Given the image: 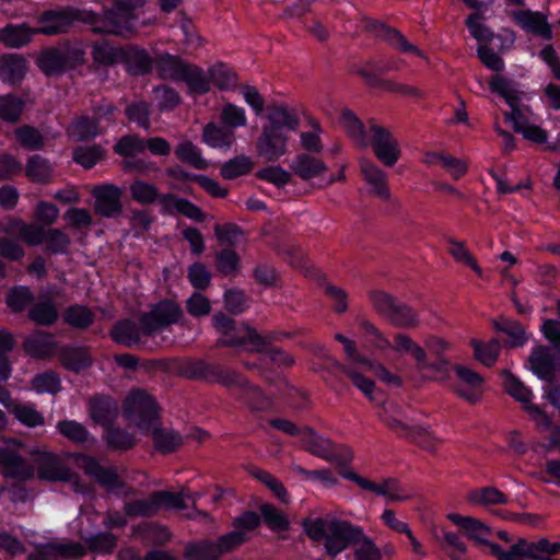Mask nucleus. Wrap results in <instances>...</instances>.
<instances>
[{
	"mask_svg": "<svg viewBox=\"0 0 560 560\" xmlns=\"http://www.w3.org/2000/svg\"><path fill=\"white\" fill-rule=\"evenodd\" d=\"M302 526L313 541H324L328 556L335 558L354 546V560H382L381 548L365 534L363 527L336 517L305 518Z\"/></svg>",
	"mask_w": 560,
	"mask_h": 560,
	"instance_id": "obj_1",
	"label": "nucleus"
},
{
	"mask_svg": "<svg viewBox=\"0 0 560 560\" xmlns=\"http://www.w3.org/2000/svg\"><path fill=\"white\" fill-rule=\"evenodd\" d=\"M212 325L222 335L217 340V347H247L250 352L267 354L271 362L277 363L280 352L275 347L279 339L277 331L259 334L254 327L246 323L236 322L223 312L212 316Z\"/></svg>",
	"mask_w": 560,
	"mask_h": 560,
	"instance_id": "obj_2",
	"label": "nucleus"
},
{
	"mask_svg": "<svg viewBox=\"0 0 560 560\" xmlns=\"http://www.w3.org/2000/svg\"><path fill=\"white\" fill-rule=\"evenodd\" d=\"M335 339L342 343L349 363L342 364L335 358L325 355V363L323 365L314 364L313 370L317 373L327 372L336 377L338 373H343L370 400H374L373 392L375 389V383L362 375L361 371H359V368L373 369V362L359 353L353 340L342 334H336Z\"/></svg>",
	"mask_w": 560,
	"mask_h": 560,
	"instance_id": "obj_3",
	"label": "nucleus"
},
{
	"mask_svg": "<svg viewBox=\"0 0 560 560\" xmlns=\"http://www.w3.org/2000/svg\"><path fill=\"white\" fill-rule=\"evenodd\" d=\"M154 67L159 78L185 82L190 93L202 95L210 91V83L203 69L177 55L168 52L158 55Z\"/></svg>",
	"mask_w": 560,
	"mask_h": 560,
	"instance_id": "obj_4",
	"label": "nucleus"
},
{
	"mask_svg": "<svg viewBox=\"0 0 560 560\" xmlns=\"http://www.w3.org/2000/svg\"><path fill=\"white\" fill-rule=\"evenodd\" d=\"M85 49L79 42L62 39L38 54L36 66L48 78L60 77L85 63Z\"/></svg>",
	"mask_w": 560,
	"mask_h": 560,
	"instance_id": "obj_5",
	"label": "nucleus"
},
{
	"mask_svg": "<svg viewBox=\"0 0 560 560\" xmlns=\"http://www.w3.org/2000/svg\"><path fill=\"white\" fill-rule=\"evenodd\" d=\"M176 370L180 376L188 380L219 383L225 387L243 383L242 374L235 370L202 359L186 358L178 362Z\"/></svg>",
	"mask_w": 560,
	"mask_h": 560,
	"instance_id": "obj_6",
	"label": "nucleus"
},
{
	"mask_svg": "<svg viewBox=\"0 0 560 560\" xmlns=\"http://www.w3.org/2000/svg\"><path fill=\"white\" fill-rule=\"evenodd\" d=\"M124 415L142 432H148L160 421V406L144 389H132L124 400Z\"/></svg>",
	"mask_w": 560,
	"mask_h": 560,
	"instance_id": "obj_7",
	"label": "nucleus"
},
{
	"mask_svg": "<svg viewBox=\"0 0 560 560\" xmlns=\"http://www.w3.org/2000/svg\"><path fill=\"white\" fill-rule=\"evenodd\" d=\"M184 316L180 305L170 299L158 302L149 312L139 316L142 334L152 337L173 324L180 323Z\"/></svg>",
	"mask_w": 560,
	"mask_h": 560,
	"instance_id": "obj_8",
	"label": "nucleus"
},
{
	"mask_svg": "<svg viewBox=\"0 0 560 560\" xmlns=\"http://www.w3.org/2000/svg\"><path fill=\"white\" fill-rule=\"evenodd\" d=\"M266 117L268 124L256 141V153L266 162H275L280 158V106L269 104Z\"/></svg>",
	"mask_w": 560,
	"mask_h": 560,
	"instance_id": "obj_9",
	"label": "nucleus"
},
{
	"mask_svg": "<svg viewBox=\"0 0 560 560\" xmlns=\"http://www.w3.org/2000/svg\"><path fill=\"white\" fill-rule=\"evenodd\" d=\"M369 142L376 159L385 166H394L401 155L399 142L390 131L375 120L368 122Z\"/></svg>",
	"mask_w": 560,
	"mask_h": 560,
	"instance_id": "obj_10",
	"label": "nucleus"
},
{
	"mask_svg": "<svg viewBox=\"0 0 560 560\" xmlns=\"http://www.w3.org/2000/svg\"><path fill=\"white\" fill-rule=\"evenodd\" d=\"M369 142L376 159L385 166H394L401 155L399 142L390 131L375 120L368 122Z\"/></svg>",
	"mask_w": 560,
	"mask_h": 560,
	"instance_id": "obj_11",
	"label": "nucleus"
},
{
	"mask_svg": "<svg viewBox=\"0 0 560 560\" xmlns=\"http://www.w3.org/2000/svg\"><path fill=\"white\" fill-rule=\"evenodd\" d=\"M138 19L136 12H128L114 2L110 9L103 12L102 27L95 31L100 35H114L129 39L137 34L135 21Z\"/></svg>",
	"mask_w": 560,
	"mask_h": 560,
	"instance_id": "obj_12",
	"label": "nucleus"
},
{
	"mask_svg": "<svg viewBox=\"0 0 560 560\" xmlns=\"http://www.w3.org/2000/svg\"><path fill=\"white\" fill-rule=\"evenodd\" d=\"M75 462L88 477L106 491L119 490L126 486L115 466L105 467L95 457L86 454H79Z\"/></svg>",
	"mask_w": 560,
	"mask_h": 560,
	"instance_id": "obj_13",
	"label": "nucleus"
},
{
	"mask_svg": "<svg viewBox=\"0 0 560 560\" xmlns=\"http://www.w3.org/2000/svg\"><path fill=\"white\" fill-rule=\"evenodd\" d=\"M94 213L101 218L116 219L122 214L124 191L114 184L95 186L92 190Z\"/></svg>",
	"mask_w": 560,
	"mask_h": 560,
	"instance_id": "obj_14",
	"label": "nucleus"
},
{
	"mask_svg": "<svg viewBox=\"0 0 560 560\" xmlns=\"http://www.w3.org/2000/svg\"><path fill=\"white\" fill-rule=\"evenodd\" d=\"M35 466L16 450L0 447V472L5 479L23 483L32 480L35 477Z\"/></svg>",
	"mask_w": 560,
	"mask_h": 560,
	"instance_id": "obj_15",
	"label": "nucleus"
},
{
	"mask_svg": "<svg viewBox=\"0 0 560 560\" xmlns=\"http://www.w3.org/2000/svg\"><path fill=\"white\" fill-rule=\"evenodd\" d=\"M343 477L355 482L362 490L384 497L388 502H404L410 499V495L404 491L399 481L395 478H387L383 479L381 482H374L361 477L352 470L343 472Z\"/></svg>",
	"mask_w": 560,
	"mask_h": 560,
	"instance_id": "obj_16",
	"label": "nucleus"
},
{
	"mask_svg": "<svg viewBox=\"0 0 560 560\" xmlns=\"http://www.w3.org/2000/svg\"><path fill=\"white\" fill-rule=\"evenodd\" d=\"M453 371L458 380V383L453 386L457 396L469 404L479 401L483 394V377L463 364H455Z\"/></svg>",
	"mask_w": 560,
	"mask_h": 560,
	"instance_id": "obj_17",
	"label": "nucleus"
},
{
	"mask_svg": "<svg viewBox=\"0 0 560 560\" xmlns=\"http://www.w3.org/2000/svg\"><path fill=\"white\" fill-rule=\"evenodd\" d=\"M85 555L86 549L80 542H48L37 546L35 551L27 556L26 560H58L59 557L62 559L78 560Z\"/></svg>",
	"mask_w": 560,
	"mask_h": 560,
	"instance_id": "obj_18",
	"label": "nucleus"
},
{
	"mask_svg": "<svg viewBox=\"0 0 560 560\" xmlns=\"http://www.w3.org/2000/svg\"><path fill=\"white\" fill-rule=\"evenodd\" d=\"M359 164L363 179L371 187L370 192L384 201H390L399 207V201L392 198L386 173L374 162L365 158L361 159Z\"/></svg>",
	"mask_w": 560,
	"mask_h": 560,
	"instance_id": "obj_19",
	"label": "nucleus"
},
{
	"mask_svg": "<svg viewBox=\"0 0 560 560\" xmlns=\"http://www.w3.org/2000/svg\"><path fill=\"white\" fill-rule=\"evenodd\" d=\"M24 352L37 360H50L57 355L59 343L55 335L45 330H35L22 343Z\"/></svg>",
	"mask_w": 560,
	"mask_h": 560,
	"instance_id": "obj_20",
	"label": "nucleus"
},
{
	"mask_svg": "<svg viewBox=\"0 0 560 560\" xmlns=\"http://www.w3.org/2000/svg\"><path fill=\"white\" fill-rule=\"evenodd\" d=\"M61 366L75 374L90 369L94 363L89 346H62L57 353Z\"/></svg>",
	"mask_w": 560,
	"mask_h": 560,
	"instance_id": "obj_21",
	"label": "nucleus"
},
{
	"mask_svg": "<svg viewBox=\"0 0 560 560\" xmlns=\"http://www.w3.org/2000/svg\"><path fill=\"white\" fill-rule=\"evenodd\" d=\"M120 63L126 71L133 77H143L151 73L155 59L151 57L149 51L135 45L122 47Z\"/></svg>",
	"mask_w": 560,
	"mask_h": 560,
	"instance_id": "obj_22",
	"label": "nucleus"
},
{
	"mask_svg": "<svg viewBox=\"0 0 560 560\" xmlns=\"http://www.w3.org/2000/svg\"><path fill=\"white\" fill-rule=\"evenodd\" d=\"M38 34L56 36L66 34L72 27L70 7L60 10H46L38 16Z\"/></svg>",
	"mask_w": 560,
	"mask_h": 560,
	"instance_id": "obj_23",
	"label": "nucleus"
},
{
	"mask_svg": "<svg viewBox=\"0 0 560 560\" xmlns=\"http://www.w3.org/2000/svg\"><path fill=\"white\" fill-rule=\"evenodd\" d=\"M513 22L527 33L550 39L552 36L551 26L547 22V16L538 11L517 10L511 12Z\"/></svg>",
	"mask_w": 560,
	"mask_h": 560,
	"instance_id": "obj_24",
	"label": "nucleus"
},
{
	"mask_svg": "<svg viewBox=\"0 0 560 560\" xmlns=\"http://www.w3.org/2000/svg\"><path fill=\"white\" fill-rule=\"evenodd\" d=\"M37 463V476L40 480L62 481L70 479V468L63 465L52 453L32 452Z\"/></svg>",
	"mask_w": 560,
	"mask_h": 560,
	"instance_id": "obj_25",
	"label": "nucleus"
},
{
	"mask_svg": "<svg viewBox=\"0 0 560 560\" xmlns=\"http://www.w3.org/2000/svg\"><path fill=\"white\" fill-rule=\"evenodd\" d=\"M89 413L95 423L105 429L117 419L118 406L109 396L95 395L89 401Z\"/></svg>",
	"mask_w": 560,
	"mask_h": 560,
	"instance_id": "obj_26",
	"label": "nucleus"
},
{
	"mask_svg": "<svg viewBox=\"0 0 560 560\" xmlns=\"http://www.w3.org/2000/svg\"><path fill=\"white\" fill-rule=\"evenodd\" d=\"M447 518L460 529L464 530L465 535L474 540L476 544L485 545L489 548V544H493L488 540V537L491 534L490 528L485 525L482 522L475 517L463 516L457 513H451L447 515Z\"/></svg>",
	"mask_w": 560,
	"mask_h": 560,
	"instance_id": "obj_27",
	"label": "nucleus"
},
{
	"mask_svg": "<svg viewBox=\"0 0 560 560\" xmlns=\"http://www.w3.org/2000/svg\"><path fill=\"white\" fill-rule=\"evenodd\" d=\"M532 371L540 378L552 382L556 370L555 355L547 346H537L529 355Z\"/></svg>",
	"mask_w": 560,
	"mask_h": 560,
	"instance_id": "obj_28",
	"label": "nucleus"
},
{
	"mask_svg": "<svg viewBox=\"0 0 560 560\" xmlns=\"http://www.w3.org/2000/svg\"><path fill=\"white\" fill-rule=\"evenodd\" d=\"M37 34L36 27H30L27 23H9L0 28V42L9 48H21L28 45Z\"/></svg>",
	"mask_w": 560,
	"mask_h": 560,
	"instance_id": "obj_29",
	"label": "nucleus"
},
{
	"mask_svg": "<svg viewBox=\"0 0 560 560\" xmlns=\"http://www.w3.org/2000/svg\"><path fill=\"white\" fill-rule=\"evenodd\" d=\"M142 328L140 323L126 318L116 322L109 330V337L117 345L131 348L141 341Z\"/></svg>",
	"mask_w": 560,
	"mask_h": 560,
	"instance_id": "obj_30",
	"label": "nucleus"
},
{
	"mask_svg": "<svg viewBox=\"0 0 560 560\" xmlns=\"http://www.w3.org/2000/svg\"><path fill=\"white\" fill-rule=\"evenodd\" d=\"M104 130L91 116H75L66 129V133L75 142H85L93 140L102 135Z\"/></svg>",
	"mask_w": 560,
	"mask_h": 560,
	"instance_id": "obj_31",
	"label": "nucleus"
},
{
	"mask_svg": "<svg viewBox=\"0 0 560 560\" xmlns=\"http://www.w3.org/2000/svg\"><path fill=\"white\" fill-rule=\"evenodd\" d=\"M103 440L109 451L118 453H126L135 448L138 443L135 434L114 423L104 429Z\"/></svg>",
	"mask_w": 560,
	"mask_h": 560,
	"instance_id": "obj_32",
	"label": "nucleus"
},
{
	"mask_svg": "<svg viewBox=\"0 0 560 560\" xmlns=\"http://www.w3.org/2000/svg\"><path fill=\"white\" fill-rule=\"evenodd\" d=\"M290 166L295 175L305 180L320 177L328 170L322 159L308 153H301L296 155Z\"/></svg>",
	"mask_w": 560,
	"mask_h": 560,
	"instance_id": "obj_33",
	"label": "nucleus"
},
{
	"mask_svg": "<svg viewBox=\"0 0 560 560\" xmlns=\"http://www.w3.org/2000/svg\"><path fill=\"white\" fill-rule=\"evenodd\" d=\"M23 170L25 177L34 184L46 185L54 178L52 164L39 154L31 155Z\"/></svg>",
	"mask_w": 560,
	"mask_h": 560,
	"instance_id": "obj_34",
	"label": "nucleus"
},
{
	"mask_svg": "<svg viewBox=\"0 0 560 560\" xmlns=\"http://www.w3.org/2000/svg\"><path fill=\"white\" fill-rule=\"evenodd\" d=\"M26 60L19 54L0 56V80L10 84L21 82L25 75Z\"/></svg>",
	"mask_w": 560,
	"mask_h": 560,
	"instance_id": "obj_35",
	"label": "nucleus"
},
{
	"mask_svg": "<svg viewBox=\"0 0 560 560\" xmlns=\"http://www.w3.org/2000/svg\"><path fill=\"white\" fill-rule=\"evenodd\" d=\"M27 318L36 326L50 327L57 323L59 312L52 300H40L32 303Z\"/></svg>",
	"mask_w": 560,
	"mask_h": 560,
	"instance_id": "obj_36",
	"label": "nucleus"
},
{
	"mask_svg": "<svg viewBox=\"0 0 560 560\" xmlns=\"http://www.w3.org/2000/svg\"><path fill=\"white\" fill-rule=\"evenodd\" d=\"M340 125L358 147L363 149L369 147V130H365L363 122L352 110L341 112Z\"/></svg>",
	"mask_w": 560,
	"mask_h": 560,
	"instance_id": "obj_37",
	"label": "nucleus"
},
{
	"mask_svg": "<svg viewBox=\"0 0 560 560\" xmlns=\"http://www.w3.org/2000/svg\"><path fill=\"white\" fill-rule=\"evenodd\" d=\"M311 454L326 460H335L338 456L336 445L328 439L317 435L312 429L310 435H306L302 446Z\"/></svg>",
	"mask_w": 560,
	"mask_h": 560,
	"instance_id": "obj_38",
	"label": "nucleus"
},
{
	"mask_svg": "<svg viewBox=\"0 0 560 560\" xmlns=\"http://www.w3.org/2000/svg\"><path fill=\"white\" fill-rule=\"evenodd\" d=\"M509 546L503 547L499 544H489L490 553L497 560H527V539L517 537Z\"/></svg>",
	"mask_w": 560,
	"mask_h": 560,
	"instance_id": "obj_39",
	"label": "nucleus"
},
{
	"mask_svg": "<svg viewBox=\"0 0 560 560\" xmlns=\"http://www.w3.org/2000/svg\"><path fill=\"white\" fill-rule=\"evenodd\" d=\"M214 267L222 277L234 278L241 272V256L233 248H222L214 255Z\"/></svg>",
	"mask_w": 560,
	"mask_h": 560,
	"instance_id": "obj_40",
	"label": "nucleus"
},
{
	"mask_svg": "<svg viewBox=\"0 0 560 560\" xmlns=\"http://www.w3.org/2000/svg\"><path fill=\"white\" fill-rule=\"evenodd\" d=\"M161 205L165 209L172 205L178 213L196 222H203L206 220L205 212L188 199L177 198L172 194H164L161 197Z\"/></svg>",
	"mask_w": 560,
	"mask_h": 560,
	"instance_id": "obj_41",
	"label": "nucleus"
},
{
	"mask_svg": "<svg viewBox=\"0 0 560 560\" xmlns=\"http://www.w3.org/2000/svg\"><path fill=\"white\" fill-rule=\"evenodd\" d=\"M467 501L472 505L489 506L506 504L509 499L495 487H482L470 490L467 493Z\"/></svg>",
	"mask_w": 560,
	"mask_h": 560,
	"instance_id": "obj_42",
	"label": "nucleus"
},
{
	"mask_svg": "<svg viewBox=\"0 0 560 560\" xmlns=\"http://www.w3.org/2000/svg\"><path fill=\"white\" fill-rule=\"evenodd\" d=\"M183 557L185 560H220L214 540L200 539L185 545Z\"/></svg>",
	"mask_w": 560,
	"mask_h": 560,
	"instance_id": "obj_43",
	"label": "nucleus"
},
{
	"mask_svg": "<svg viewBox=\"0 0 560 560\" xmlns=\"http://www.w3.org/2000/svg\"><path fill=\"white\" fill-rule=\"evenodd\" d=\"M122 47H115L108 40L95 42L92 45V60L95 65L109 67L120 63Z\"/></svg>",
	"mask_w": 560,
	"mask_h": 560,
	"instance_id": "obj_44",
	"label": "nucleus"
},
{
	"mask_svg": "<svg viewBox=\"0 0 560 560\" xmlns=\"http://www.w3.org/2000/svg\"><path fill=\"white\" fill-rule=\"evenodd\" d=\"M65 324L75 329H88L95 320V314L85 305L68 306L62 314Z\"/></svg>",
	"mask_w": 560,
	"mask_h": 560,
	"instance_id": "obj_45",
	"label": "nucleus"
},
{
	"mask_svg": "<svg viewBox=\"0 0 560 560\" xmlns=\"http://www.w3.org/2000/svg\"><path fill=\"white\" fill-rule=\"evenodd\" d=\"M307 127L310 131L300 133V143L303 150L310 153H320L324 149L322 133L324 132L319 120L315 117H307Z\"/></svg>",
	"mask_w": 560,
	"mask_h": 560,
	"instance_id": "obj_46",
	"label": "nucleus"
},
{
	"mask_svg": "<svg viewBox=\"0 0 560 560\" xmlns=\"http://www.w3.org/2000/svg\"><path fill=\"white\" fill-rule=\"evenodd\" d=\"M152 429V439L158 452L170 454L177 451L183 445V436L179 433L156 427Z\"/></svg>",
	"mask_w": 560,
	"mask_h": 560,
	"instance_id": "obj_47",
	"label": "nucleus"
},
{
	"mask_svg": "<svg viewBox=\"0 0 560 560\" xmlns=\"http://www.w3.org/2000/svg\"><path fill=\"white\" fill-rule=\"evenodd\" d=\"M114 152L125 160L145 152V139L137 133H129L120 137L113 147Z\"/></svg>",
	"mask_w": 560,
	"mask_h": 560,
	"instance_id": "obj_48",
	"label": "nucleus"
},
{
	"mask_svg": "<svg viewBox=\"0 0 560 560\" xmlns=\"http://www.w3.org/2000/svg\"><path fill=\"white\" fill-rule=\"evenodd\" d=\"M35 295L28 287L15 285L5 295V304L12 313L20 314L30 308Z\"/></svg>",
	"mask_w": 560,
	"mask_h": 560,
	"instance_id": "obj_49",
	"label": "nucleus"
},
{
	"mask_svg": "<svg viewBox=\"0 0 560 560\" xmlns=\"http://www.w3.org/2000/svg\"><path fill=\"white\" fill-rule=\"evenodd\" d=\"M130 197L133 201L142 205H153L156 201L161 202L159 189L155 185L142 179L133 180L129 186Z\"/></svg>",
	"mask_w": 560,
	"mask_h": 560,
	"instance_id": "obj_50",
	"label": "nucleus"
},
{
	"mask_svg": "<svg viewBox=\"0 0 560 560\" xmlns=\"http://www.w3.org/2000/svg\"><path fill=\"white\" fill-rule=\"evenodd\" d=\"M174 153L177 160L196 170H207L209 167V163L201 156L200 150L190 140L179 142Z\"/></svg>",
	"mask_w": 560,
	"mask_h": 560,
	"instance_id": "obj_51",
	"label": "nucleus"
},
{
	"mask_svg": "<svg viewBox=\"0 0 560 560\" xmlns=\"http://www.w3.org/2000/svg\"><path fill=\"white\" fill-rule=\"evenodd\" d=\"M90 110L94 121L101 126L102 122L114 125L117 121L118 107L107 97L91 101Z\"/></svg>",
	"mask_w": 560,
	"mask_h": 560,
	"instance_id": "obj_52",
	"label": "nucleus"
},
{
	"mask_svg": "<svg viewBox=\"0 0 560 560\" xmlns=\"http://www.w3.org/2000/svg\"><path fill=\"white\" fill-rule=\"evenodd\" d=\"M242 381L243 383L233 385L240 387L242 401L253 410L268 409L271 405L270 399L258 387L250 385L245 377L242 376Z\"/></svg>",
	"mask_w": 560,
	"mask_h": 560,
	"instance_id": "obj_53",
	"label": "nucleus"
},
{
	"mask_svg": "<svg viewBox=\"0 0 560 560\" xmlns=\"http://www.w3.org/2000/svg\"><path fill=\"white\" fill-rule=\"evenodd\" d=\"M202 141L212 148H230L234 141V132L209 122L203 127Z\"/></svg>",
	"mask_w": 560,
	"mask_h": 560,
	"instance_id": "obj_54",
	"label": "nucleus"
},
{
	"mask_svg": "<svg viewBox=\"0 0 560 560\" xmlns=\"http://www.w3.org/2000/svg\"><path fill=\"white\" fill-rule=\"evenodd\" d=\"M489 85L490 90L502 96L511 108L520 106L523 92L518 91L509 80L501 75H494Z\"/></svg>",
	"mask_w": 560,
	"mask_h": 560,
	"instance_id": "obj_55",
	"label": "nucleus"
},
{
	"mask_svg": "<svg viewBox=\"0 0 560 560\" xmlns=\"http://www.w3.org/2000/svg\"><path fill=\"white\" fill-rule=\"evenodd\" d=\"M493 327L495 330L509 336L510 346L512 347H521L527 341L525 328L516 320L500 317L493 320Z\"/></svg>",
	"mask_w": 560,
	"mask_h": 560,
	"instance_id": "obj_56",
	"label": "nucleus"
},
{
	"mask_svg": "<svg viewBox=\"0 0 560 560\" xmlns=\"http://www.w3.org/2000/svg\"><path fill=\"white\" fill-rule=\"evenodd\" d=\"M253 160L247 155H237L226 161L220 168V175L228 180L249 174L254 168Z\"/></svg>",
	"mask_w": 560,
	"mask_h": 560,
	"instance_id": "obj_57",
	"label": "nucleus"
},
{
	"mask_svg": "<svg viewBox=\"0 0 560 560\" xmlns=\"http://www.w3.org/2000/svg\"><path fill=\"white\" fill-rule=\"evenodd\" d=\"M124 511L129 517H152L159 513V506L154 491L147 499L128 501Z\"/></svg>",
	"mask_w": 560,
	"mask_h": 560,
	"instance_id": "obj_58",
	"label": "nucleus"
},
{
	"mask_svg": "<svg viewBox=\"0 0 560 560\" xmlns=\"http://www.w3.org/2000/svg\"><path fill=\"white\" fill-rule=\"evenodd\" d=\"M503 386L505 392L515 400L520 401L524 409L532 405L533 393L512 373L505 371L503 373Z\"/></svg>",
	"mask_w": 560,
	"mask_h": 560,
	"instance_id": "obj_59",
	"label": "nucleus"
},
{
	"mask_svg": "<svg viewBox=\"0 0 560 560\" xmlns=\"http://www.w3.org/2000/svg\"><path fill=\"white\" fill-rule=\"evenodd\" d=\"M106 158V150L101 144L78 147L73 150L72 159L86 170Z\"/></svg>",
	"mask_w": 560,
	"mask_h": 560,
	"instance_id": "obj_60",
	"label": "nucleus"
},
{
	"mask_svg": "<svg viewBox=\"0 0 560 560\" xmlns=\"http://www.w3.org/2000/svg\"><path fill=\"white\" fill-rule=\"evenodd\" d=\"M447 244L448 254L455 261L471 268L479 277H482V269L478 265L472 254L468 250L465 242L457 241L455 238H448Z\"/></svg>",
	"mask_w": 560,
	"mask_h": 560,
	"instance_id": "obj_61",
	"label": "nucleus"
},
{
	"mask_svg": "<svg viewBox=\"0 0 560 560\" xmlns=\"http://www.w3.org/2000/svg\"><path fill=\"white\" fill-rule=\"evenodd\" d=\"M25 102L13 94L0 96V118L3 121L15 124L20 120Z\"/></svg>",
	"mask_w": 560,
	"mask_h": 560,
	"instance_id": "obj_62",
	"label": "nucleus"
},
{
	"mask_svg": "<svg viewBox=\"0 0 560 560\" xmlns=\"http://www.w3.org/2000/svg\"><path fill=\"white\" fill-rule=\"evenodd\" d=\"M15 138L20 145L27 151H38L45 147V138L38 129L23 125L15 129Z\"/></svg>",
	"mask_w": 560,
	"mask_h": 560,
	"instance_id": "obj_63",
	"label": "nucleus"
},
{
	"mask_svg": "<svg viewBox=\"0 0 560 560\" xmlns=\"http://www.w3.org/2000/svg\"><path fill=\"white\" fill-rule=\"evenodd\" d=\"M471 347L474 348L475 358L486 366H492L497 362L501 351V345L495 339L489 342L472 339Z\"/></svg>",
	"mask_w": 560,
	"mask_h": 560,
	"instance_id": "obj_64",
	"label": "nucleus"
}]
</instances>
